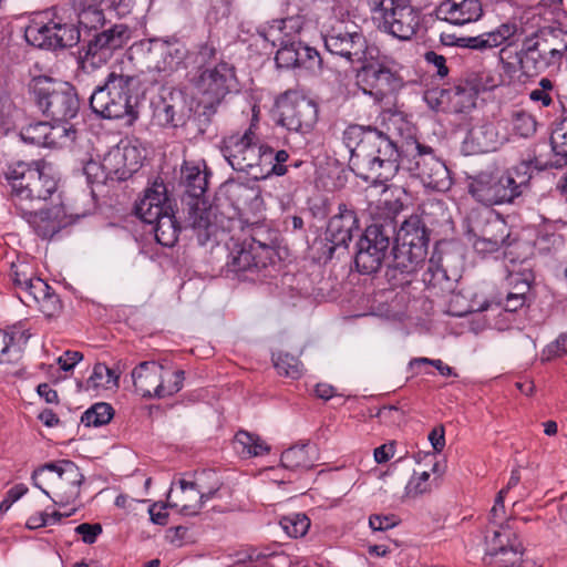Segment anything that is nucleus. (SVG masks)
Wrapping results in <instances>:
<instances>
[{"mask_svg":"<svg viewBox=\"0 0 567 567\" xmlns=\"http://www.w3.org/2000/svg\"><path fill=\"white\" fill-rule=\"evenodd\" d=\"M427 208L443 210V203L432 202L424 205L422 215H411L396 228L393 257L385 271V278L392 288L410 286L424 266L430 244V229L424 219L429 215Z\"/></svg>","mask_w":567,"mask_h":567,"instance_id":"f257e3e1","label":"nucleus"},{"mask_svg":"<svg viewBox=\"0 0 567 567\" xmlns=\"http://www.w3.org/2000/svg\"><path fill=\"white\" fill-rule=\"evenodd\" d=\"M144 91L141 74L113 70L94 87L90 107L101 118L123 120L126 126H133L141 113L138 93Z\"/></svg>","mask_w":567,"mask_h":567,"instance_id":"f03ea898","label":"nucleus"},{"mask_svg":"<svg viewBox=\"0 0 567 567\" xmlns=\"http://www.w3.org/2000/svg\"><path fill=\"white\" fill-rule=\"evenodd\" d=\"M4 178L10 186L9 200L16 213L29 212L50 200H62L59 178L50 164L43 161L17 162L4 172Z\"/></svg>","mask_w":567,"mask_h":567,"instance_id":"7ed1b4c3","label":"nucleus"},{"mask_svg":"<svg viewBox=\"0 0 567 567\" xmlns=\"http://www.w3.org/2000/svg\"><path fill=\"white\" fill-rule=\"evenodd\" d=\"M532 174L522 163L505 171L485 169L466 174L464 183L474 202L485 207L515 204L528 188Z\"/></svg>","mask_w":567,"mask_h":567,"instance_id":"20e7f679","label":"nucleus"},{"mask_svg":"<svg viewBox=\"0 0 567 567\" xmlns=\"http://www.w3.org/2000/svg\"><path fill=\"white\" fill-rule=\"evenodd\" d=\"M368 150L353 172L358 177L373 185H384L402 169L405 142L399 146L391 136L379 128L372 140L367 141Z\"/></svg>","mask_w":567,"mask_h":567,"instance_id":"39448f33","label":"nucleus"},{"mask_svg":"<svg viewBox=\"0 0 567 567\" xmlns=\"http://www.w3.org/2000/svg\"><path fill=\"white\" fill-rule=\"evenodd\" d=\"M28 86L38 109L51 121H70L78 115L80 99L69 82L40 75L34 76Z\"/></svg>","mask_w":567,"mask_h":567,"instance_id":"423d86ee","label":"nucleus"},{"mask_svg":"<svg viewBox=\"0 0 567 567\" xmlns=\"http://www.w3.org/2000/svg\"><path fill=\"white\" fill-rule=\"evenodd\" d=\"M395 231L394 216L378 215L373 218L355 244L354 264L360 274L372 275L381 269Z\"/></svg>","mask_w":567,"mask_h":567,"instance_id":"0eeeda50","label":"nucleus"},{"mask_svg":"<svg viewBox=\"0 0 567 567\" xmlns=\"http://www.w3.org/2000/svg\"><path fill=\"white\" fill-rule=\"evenodd\" d=\"M164 183H154L145 190L144 197L136 204V215L146 224L154 225L156 241L164 247H173L181 231Z\"/></svg>","mask_w":567,"mask_h":567,"instance_id":"6e6552de","label":"nucleus"},{"mask_svg":"<svg viewBox=\"0 0 567 567\" xmlns=\"http://www.w3.org/2000/svg\"><path fill=\"white\" fill-rule=\"evenodd\" d=\"M402 169L419 178L426 188L435 192H447L453 184L445 163L434 154L431 146L421 144L415 138L405 141Z\"/></svg>","mask_w":567,"mask_h":567,"instance_id":"1a4fd4ad","label":"nucleus"},{"mask_svg":"<svg viewBox=\"0 0 567 567\" xmlns=\"http://www.w3.org/2000/svg\"><path fill=\"white\" fill-rule=\"evenodd\" d=\"M128 40V28L124 24H112L100 32L84 39L85 45L79 51L76 79L79 82L99 71L122 49Z\"/></svg>","mask_w":567,"mask_h":567,"instance_id":"9d476101","label":"nucleus"},{"mask_svg":"<svg viewBox=\"0 0 567 567\" xmlns=\"http://www.w3.org/2000/svg\"><path fill=\"white\" fill-rule=\"evenodd\" d=\"M209 175L210 172L206 167L200 169L198 165L188 162H185L181 168L179 183L189 198L187 202V221L195 231L197 243L200 246L207 244L216 228L209 220L207 209L199 206V199L204 196L208 187Z\"/></svg>","mask_w":567,"mask_h":567,"instance_id":"9b49d317","label":"nucleus"},{"mask_svg":"<svg viewBox=\"0 0 567 567\" xmlns=\"http://www.w3.org/2000/svg\"><path fill=\"white\" fill-rule=\"evenodd\" d=\"M355 84L377 103L395 95L404 85L398 65L386 59H377L373 53L361 62L355 73Z\"/></svg>","mask_w":567,"mask_h":567,"instance_id":"f8f14e48","label":"nucleus"},{"mask_svg":"<svg viewBox=\"0 0 567 567\" xmlns=\"http://www.w3.org/2000/svg\"><path fill=\"white\" fill-rule=\"evenodd\" d=\"M194 86L200 95L202 115L209 122L217 107L231 92H238L236 69L233 64L219 61L213 68H205L194 79Z\"/></svg>","mask_w":567,"mask_h":567,"instance_id":"ddd939ff","label":"nucleus"},{"mask_svg":"<svg viewBox=\"0 0 567 567\" xmlns=\"http://www.w3.org/2000/svg\"><path fill=\"white\" fill-rule=\"evenodd\" d=\"M275 250L271 246L251 237L249 240L234 243L227 261L228 272H233L238 279L256 281L261 278L272 264Z\"/></svg>","mask_w":567,"mask_h":567,"instance_id":"4468645a","label":"nucleus"},{"mask_svg":"<svg viewBox=\"0 0 567 567\" xmlns=\"http://www.w3.org/2000/svg\"><path fill=\"white\" fill-rule=\"evenodd\" d=\"M318 120L317 104L295 92H286L276 101V123L290 132L308 134Z\"/></svg>","mask_w":567,"mask_h":567,"instance_id":"2eb2a0df","label":"nucleus"},{"mask_svg":"<svg viewBox=\"0 0 567 567\" xmlns=\"http://www.w3.org/2000/svg\"><path fill=\"white\" fill-rule=\"evenodd\" d=\"M323 42L331 54L351 63H361L373 51H377L375 48L369 47L365 35L357 25L349 27L342 23L333 25L323 35Z\"/></svg>","mask_w":567,"mask_h":567,"instance_id":"dca6fc26","label":"nucleus"},{"mask_svg":"<svg viewBox=\"0 0 567 567\" xmlns=\"http://www.w3.org/2000/svg\"><path fill=\"white\" fill-rule=\"evenodd\" d=\"M254 120L244 132H235L221 140L220 151L234 171L248 174L256 161L260 138Z\"/></svg>","mask_w":567,"mask_h":567,"instance_id":"f3484780","label":"nucleus"},{"mask_svg":"<svg viewBox=\"0 0 567 567\" xmlns=\"http://www.w3.org/2000/svg\"><path fill=\"white\" fill-rule=\"evenodd\" d=\"M151 109L152 125L164 128H175L184 125L190 112L185 94L174 89L162 90L157 96L152 99Z\"/></svg>","mask_w":567,"mask_h":567,"instance_id":"a211bd4d","label":"nucleus"},{"mask_svg":"<svg viewBox=\"0 0 567 567\" xmlns=\"http://www.w3.org/2000/svg\"><path fill=\"white\" fill-rule=\"evenodd\" d=\"M34 234L42 239H52L58 233L73 223L72 215L65 210L62 200L52 203L51 206H37L29 212H17Z\"/></svg>","mask_w":567,"mask_h":567,"instance_id":"6ab92c4d","label":"nucleus"},{"mask_svg":"<svg viewBox=\"0 0 567 567\" xmlns=\"http://www.w3.org/2000/svg\"><path fill=\"white\" fill-rule=\"evenodd\" d=\"M359 219L353 208L341 203L338 206V213L333 215L328 223L324 238L320 243H324L326 250L323 255L331 259L337 249H347L354 233H359Z\"/></svg>","mask_w":567,"mask_h":567,"instance_id":"aec40b11","label":"nucleus"},{"mask_svg":"<svg viewBox=\"0 0 567 567\" xmlns=\"http://www.w3.org/2000/svg\"><path fill=\"white\" fill-rule=\"evenodd\" d=\"M535 32L524 38L520 49L516 52L519 70L527 76L538 75L546 71L558 70L559 60L555 58Z\"/></svg>","mask_w":567,"mask_h":567,"instance_id":"412c9836","label":"nucleus"},{"mask_svg":"<svg viewBox=\"0 0 567 567\" xmlns=\"http://www.w3.org/2000/svg\"><path fill=\"white\" fill-rule=\"evenodd\" d=\"M142 165L141 153L135 146L113 147L102 158V168L110 181H126L137 173Z\"/></svg>","mask_w":567,"mask_h":567,"instance_id":"4be33fe9","label":"nucleus"},{"mask_svg":"<svg viewBox=\"0 0 567 567\" xmlns=\"http://www.w3.org/2000/svg\"><path fill=\"white\" fill-rule=\"evenodd\" d=\"M421 22L420 9L413 7L411 0H408L377 28L401 41H409L417 33Z\"/></svg>","mask_w":567,"mask_h":567,"instance_id":"5701e85b","label":"nucleus"},{"mask_svg":"<svg viewBox=\"0 0 567 567\" xmlns=\"http://www.w3.org/2000/svg\"><path fill=\"white\" fill-rule=\"evenodd\" d=\"M290 155L286 150H275L261 143L257 148L256 161L248 172L255 181L267 179L271 176H284L288 173Z\"/></svg>","mask_w":567,"mask_h":567,"instance_id":"b1692460","label":"nucleus"},{"mask_svg":"<svg viewBox=\"0 0 567 567\" xmlns=\"http://www.w3.org/2000/svg\"><path fill=\"white\" fill-rule=\"evenodd\" d=\"M17 296L28 307L33 305L47 317H53L60 312L62 305L55 291L41 278L29 280V285Z\"/></svg>","mask_w":567,"mask_h":567,"instance_id":"393cba45","label":"nucleus"},{"mask_svg":"<svg viewBox=\"0 0 567 567\" xmlns=\"http://www.w3.org/2000/svg\"><path fill=\"white\" fill-rule=\"evenodd\" d=\"M483 14L480 0H444L430 17L455 25H463L478 20Z\"/></svg>","mask_w":567,"mask_h":567,"instance_id":"a878e982","label":"nucleus"},{"mask_svg":"<svg viewBox=\"0 0 567 567\" xmlns=\"http://www.w3.org/2000/svg\"><path fill=\"white\" fill-rule=\"evenodd\" d=\"M31 333L22 322L0 330V364L18 363L22 357V347L27 344Z\"/></svg>","mask_w":567,"mask_h":567,"instance_id":"bb28decb","label":"nucleus"},{"mask_svg":"<svg viewBox=\"0 0 567 567\" xmlns=\"http://www.w3.org/2000/svg\"><path fill=\"white\" fill-rule=\"evenodd\" d=\"M163 365L155 361H143L132 371L133 384L138 394L143 398H156L157 391L162 389Z\"/></svg>","mask_w":567,"mask_h":567,"instance_id":"cd10ccee","label":"nucleus"},{"mask_svg":"<svg viewBox=\"0 0 567 567\" xmlns=\"http://www.w3.org/2000/svg\"><path fill=\"white\" fill-rule=\"evenodd\" d=\"M375 130L377 127L371 125L351 124L343 131L342 142L350 152L349 165L352 171L362 161L363 153L368 150L367 141L372 140Z\"/></svg>","mask_w":567,"mask_h":567,"instance_id":"c85d7f7f","label":"nucleus"},{"mask_svg":"<svg viewBox=\"0 0 567 567\" xmlns=\"http://www.w3.org/2000/svg\"><path fill=\"white\" fill-rule=\"evenodd\" d=\"M518 32V25L516 22H504L499 24L497 28L489 32H484L476 37H473V40H466L471 45V50H476L484 52L486 50H492L497 48L504 43L512 45L514 37Z\"/></svg>","mask_w":567,"mask_h":567,"instance_id":"c756f323","label":"nucleus"},{"mask_svg":"<svg viewBox=\"0 0 567 567\" xmlns=\"http://www.w3.org/2000/svg\"><path fill=\"white\" fill-rule=\"evenodd\" d=\"M178 485L181 488V493L187 494L193 493L194 504H187L183 502L182 504V514L187 516H194L198 514L199 509L203 505L215 497L217 492L221 487V482L216 481L209 488L205 489L203 484L199 482H188L186 480H179Z\"/></svg>","mask_w":567,"mask_h":567,"instance_id":"7c9ffc66","label":"nucleus"},{"mask_svg":"<svg viewBox=\"0 0 567 567\" xmlns=\"http://www.w3.org/2000/svg\"><path fill=\"white\" fill-rule=\"evenodd\" d=\"M450 114L468 113L476 105L477 94L466 79L449 87Z\"/></svg>","mask_w":567,"mask_h":567,"instance_id":"2f4dec72","label":"nucleus"},{"mask_svg":"<svg viewBox=\"0 0 567 567\" xmlns=\"http://www.w3.org/2000/svg\"><path fill=\"white\" fill-rule=\"evenodd\" d=\"M55 21H43L33 19L24 31L27 42L39 49L54 50L53 33L55 32Z\"/></svg>","mask_w":567,"mask_h":567,"instance_id":"473e14b6","label":"nucleus"},{"mask_svg":"<svg viewBox=\"0 0 567 567\" xmlns=\"http://www.w3.org/2000/svg\"><path fill=\"white\" fill-rule=\"evenodd\" d=\"M60 489L63 491L62 499L65 503H72L80 497V486L84 482V476L80 467L73 462L63 463L60 468Z\"/></svg>","mask_w":567,"mask_h":567,"instance_id":"72a5a7b5","label":"nucleus"},{"mask_svg":"<svg viewBox=\"0 0 567 567\" xmlns=\"http://www.w3.org/2000/svg\"><path fill=\"white\" fill-rule=\"evenodd\" d=\"M154 49L164 58L157 68L165 72L175 70L187 54L186 47L178 40H157L154 42Z\"/></svg>","mask_w":567,"mask_h":567,"instance_id":"f704fd0d","label":"nucleus"},{"mask_svg":"<svg viewBox=\"0 0 567 567\" xmlns=\"http://www.w3.org/2000/svg\"><path fill=\"white\" fill-rule=\"evenodd\" d=\"M478 236L506 245V249L504 251V256L506 258H509V256L514 254V248L517 246V243L511 240V233L507 224L499 217L487 219L480 229Z\"/></svg>","mask_w":567,"mask_h":567,"instance_id":"c9c22d12","label":"nucleus"},{"mask_svg":"<svg viewBox=\"0 0 567 567\" xmlns=\"http://www.w3.org/2000/svg\"><path fill=\"white\" fill-rule=\"evenodd\" d=\"M422 281L427 289L435 290V293L450 292L454 288V280L447 276V271L432 257L427 267L422 274Z\"/></svg>","mask_w":567,"mask_h":567,"instance_id":"e433bc0d","label":"nucleus"},{"mask_svg":"<svg viewBox=\"0 0 567 567\" xmlns=\"http://www.w3.org/2000/svg\"><path fill=\"white\" fill-rule=\"evenodd\" d=\"M534 32L551 53H556L555 58L561 63L567 52V31L560 27L544 25L539 27Z\"/></svg>","mask_w":567,"mask_h":567,"instance_id":"4c0bfd02","label":"nucleus"},{"mask_svg":"<svg viewBox=\"0 0 567 567\" xmlns=\"http://www.w3.org/2000/svg\"><path fill=\"white\" fill-rule=\"evenodd\" d=\"M237 452L244 457L262 456L269 453L270 446L257 434L240 430L235 435Z\"/></svg>","mask_w":567,"mask_h":567,"instance_id":"58836bf2","label":"nucleus"},{"mask_svg":"<svg viewBox=\"0 0 567 567\" xmlns=\"http://www.w3.org/2000/svg\"><path fill=\"white\" fill-rule=\"evenodd\" d=\"M553 159L550 167L561 168L567 165V115L556 125L550 134Z\"/></svg>","mask_w":567,"mask_h":567,"instance_id":"ea45409f","label":"nucleus"},{"mask_svg":"<svg viewBox=\"0 0 567 567\" xmlns=\"http://www.w3.org/2000/svg\"><path fill=\"white\" fill-rule=\"evenodd\" d=\"M280 463L290 471H309L313 467L315 461L309 455V445H295L287 449L280 457Z\"/></svg>","mask_w":567,"mask_h":567,"instance_id":"a19ab883","label":"nucleus"},{"mask_svg":"<svg viewBox=\"0 0 567 567\" xmlns=\"http://www.w3.org/2000/svg\"><path fill=\"white\" fill-rule=\"evenodd\" d=\"M467 140L474 145V152L488 153L498 145L497 133L493 124H484L470 130Z\"/></svg>","mask_w":567,"mask_h":567,"instance_id":"79ce46f5","label":"nucleus"},{"mask_svg":"<svg viewBox=\"0 0 567 567\" xmlns=\"http://www.w3.org/2000/svg\"><path fill=\"white\" fill-rule=\"evenodd\" d=\"M79 10V29L84 32V35H90L100 32L104 29L106 23L103 10L99 6L92 7H78Z\"/></svg>","mask_w":567,"mask_h":567,"instance_id":"37998d69","label":"nucleus"},{"mask_svg":"<svg viewBox=\"0 0 567 567\" xmlns=\"http://www.w3.org/2000/svg\"><path fill=\"white\" fill-rule=\"evenodd\" d=\"M48 124L47 147H64L75 141L76 130L69 121H52Z\"/></svg>","mask_w":567,"mask_h":567,"instance_id":"c03bdc74","label":"nucleus"},{"mask_svg":"<svg viewBox=\"0 0 567 567\" xmlns=\"http://www.w3.org/2000/svg\"><path fill=\"white\" fill-rule=\"evenodd\" d=\"M296 45V56L298 59L296 69L318 74L322 70L320 53L300 40H297Z\"/></svg>","mask_w":567,"mask_h":567,"instance_id":"a18cd8bd","label":"nucleus"},{"mask_svg":"<svg viewBox=\"0 0 567 567\" xmlns=\"http://www.w3.org/2000/svg\"><path fill=\"white\" fill-rule=\"evenodd\" d=\"M225 194L231 205L237 209L248 206L259 195L256 188L239 182L226 183Z\"/></svg>","mask_w":567,"mask_h":567,"instance_id":"49530a36","label":"nucleus"},{"mask_svg":"<svg viewBox=\"0 0 567 567\" xmlns=\"http://www.w3.org/2000/svg\"><path fill=\"white\" fill-rule=\"evenodd\" d=\"M274 365L280 375L290 379H299L303 373V365L300 360L287 352H278L272 354Z\"/></svg>","mask_w":567,"mask_h":567,"instance_id":"de8ad7c7","label":"nucleus"},{"mask_svg":"<svg viewBox=\"0 0 567 567\" xmlns=\"http://www.w3.org/2000/svg\"><path fill=\"white\" fill-rule=\"evenodd\" d=\"M114 415V410L111 404L105 402H99L87 409L81 416V422L90 426H102L107 424Z\"/></svg>","mask_w":567,"mask_h":567,"instance_id":"09e8293b","label":"nucleus"},{"mask_svg":"<svg viewBox=\"0 0 567 567\" xmlns=\"http://www.w3.org/2000/svg\"><path fill=\"white\" fill-rule=\"evenodd\" d=\"M55 32L53 33L54 50L71 48L79 43L81 30L72 23L55 22Z\"/></svg>","mask_w":567,"mask_h":567,"instance_id":"8fccbe9b","label":"nucleus"},{"mask_svg":"<svg viewBox=\"0 0 567 567\" xmlns=\"http://www.w3.org/2000/svg\"><path fill=\"white\" fill-rule=\"evenodd\" d=\"M279 525L289 537L298 538L307 534L310 527V519L303 513H292L281 517Z\"/></svg>","mask_w":567,"mask_h":567,"instance_id":"3c124183","label":"nucleus"},{"mask_svg":"<svg viewBox=\"0 0 567 567\" xmlns=\"http://www.w3.org/2000/svg\"><path fill=\"white\" fill-rule=\"evenodd\" d=\"M296 42L295 38L285 37L280 40L279 49L275 55V62L279 69H296L298 61L296 56Z\"/></svg>","mask_w":567,"mask_h":567,"instance_id":"603ef678","label":"nucleus"},{"mask_svg":"<svg viewBox=\"0 0 567 567\" xmlns=\"http://www.w3.org/2000/svg\"><path fill=\"white\" fill-rule=\"evenodd\" d=\"M408 0H367L372 14V20L377 27L386 21L392 12L396 11Z\"/></svg>","mask_w":567,"mask_h":567,"instance_id":"864d4df0","label":"nucleus"},{"mask_svg":"<svg viewBox=\"0 0 567 567\" xmlns=\"http://www.w3.org/2000/svg\"><path fill=\"white\" fill-rule=\"evenodd\" d=\"M472 87L475 89L476 94L481 92L492 91L502 83V75L492 73L491 71H482L468 74L466 78Z\"/></svg>","mask_w":567,"mask_h":567,"instance_id":"5fc2aeb1","label":"nucleus"},{"mask_svg":"<svg viewBox=\"0 0 567 567\" xmlns=\"http://www.w3.org/2000/svg\"><path fill=\"white\" fill-rule=\"evenodd\" d=\"M48 124L49 122H35L22 127L20 132L22 141L31 145L47 147Z\"/></svg>","mask_w":567,"mask_h":567,"instance_id":"6e6d98bb","label":"nucleus"},{"mask_svg":"<svg viewBox=\"0 0 567 567\" xmlns=\"http://www.w3.org/2000/svg\"><path fill=\"white\" fill-rule=\"evenodd\" d=\"M218 48L215 41L208 39L207 41L198 44L196 51L195 62L198 64V72L217 61Z\"/></svg>","mask_w":567,"mask_h":567,"instance_id":"4d7b16f0","label":"nucleus"},{"mask_svg":"<svg viewBox=\"0 0 567 567\" xmlns=\"http://www.w3.org/2000/svg\"><path fill=\"white\" fill-rule=\"evenodd\" d=\"M535 118L524 111L515 112L513 114V130L522 137H529L536 132Z\"/></svg>","mask_w":567,"mask_h":567,"instance_id":"13d9d810","label":"nucleus"},{"mask_svg":"<svg viewBox=\"0 0 567 567\" xmlns=\"http://www.w3.org/2000/svg\"><path fill=\"white\" fill-rule=\"evenodd\" d=\"M449 95V87L433 89L425 93L424 99L432 110L450 114Z\"/></svg>","mask_w":567,"mask_h":567,"instance_id":"bf43d9fd","label":"nucleus"},{"mask_svg":"<svg viewBox=\"0 0 567 567\" xmlns=\"http://www.w3.org/2000/svg\"><path fill=\"white\" fill-rule=\"evenodd\" d=\"M533 280L534 275L532 274V271H525L522 274H511L509 282L511 285H514V287L513 291H509V293H513L514 296L526 300V295L530 290Z\"/></svg>","mask_w":567,"mask_h":567,"instance_id":"052dcab7","label":"nucleus"},{"mask_svg":"<svg viewBox=\"0 0 567 567\" xmlns=\"http://www.w3.org/2000/svg\"><path fill=\"white\" fill-rule=\"evenodd\" d=\"M185 380V372L183 370H177L174 373H172L171 378L168 380H165L164 375L162 374V391L161 393L157 391L156 399H163L166 396H171L183 388V382Z\"/></svg>","mask_w":567,"mask_h":567,"instance_id":"680f3d73","label":"nucleus"},{"mask_svg":"<svg viewBox=\"0 0 567 567\" xmlns=\"http://www.w3.org/2000/svg\"><path fill=\"white\" fill-rule=\"evenodd\" d=\"M10 278L12 284L18 291H22L29 285V280H32L34 276L29 271V267L25 264H12L10 270Z\"/></svg>","mask_w":567,"mask_h":567,"instance_id":"e2e57ef3","label":"nucleus"},{"mask_svg":"<svg viewBox=\"0 0 567 567\" xmlns=\"http://www.w3.org/2000/svg\"><path fill=\"white\" fill-rule=\"evenodd\" d=\"M377 416L383 423L399 425L404 421L405 412L396 405H383L379 409Z\"/></svg>","mask_w":567,"mask_h":567,"instance_id":"0e129e2a","label":"nucleus"},{"mask_svg":"<svg viewBox=\"0 0 567 567\" xmlns=\"http://www.w3.org/2000/svg\"><path fill=\"white\" fill-rule=\"evenodd\" d=\"M83 173L90 184H105L110 178L106 172L102 168V161L100 163L90 161L83 167Z\"/></svg>","mask_w":567,"mask_h":567,"instance_id":"69168bd1","label":"nucleus"},{"mask_svg":"<svg viewBox=\"0 0 567 567\" xmlns=\"http://www.w3.org/2000/svg\"><path fill=\"white\" fill-rule=\"evenodd\" d=\"M400 523L399 518L393 515L372 514L369 517V526L374 532H384L395 527Z\"/></svg>","mask_w":567,"mask_h":567,"instance_id":"338daca9","label":"nucleus"},{"mask_svg":"<svg viewBox=\"0 0 567 567\" xmlns=\"http://www.w3.org/2000/svg\"><path fill=\"white\" fill-rule=\"evenodd\" d=\"M430 473L423 472L420 475H413L406 485V492L409 495H421L430 491L429 485Z\"/></svg>","mask_w":567,"mask_h":567,"instance_id":"774afa93","label":"nucleus"}]
</instances>
